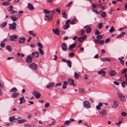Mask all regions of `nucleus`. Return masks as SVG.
Wrapping results in <instances>:
<instances>
[{
  "instance_id": "2",
  "label": "nucleus",
  "mask_w": 127,
  "mask_h": 127,
  "mask_svg": "<svg viewBox=\"0 0 127 127\" xmlns=\"http://www.w3.org/2000/svg\"><path fill=\"white\" fill-rule=\"evenodd\" d=\"M99 115L102 117L106 116L107 114V112L106 110L104 109L101 110L99 112Z\"/></svg>"
},
{
  "instance_id": "32",
  "label": "nucleus",
  "mask_w": 127,
  "mask_h": 127,
  "mask_svg": "<svg viewBox=\"0 0 127 127\" xmlns=\"http://www.w3.org/2000/svg\"><path fill=\"white\" fill-rule=\"evenodd\" d=\"M100 13L102 16L103 17H104L106 16L105 13L104 12L102 11H101L100 12Z\"/></svg>"
},
{
  "instance_id": "12",
  "label": "nucleus",
  "mask_w": 127,
  "mask_h": 127,
  "mask_svg": "<svg viewBox=\"0 0 127 127\" xmlns=\"http://www.w3.org/2000/svg\"><path fill=\"white\" fill-rule=\"evenodd\" d=\"M87 27L86 29V32L87 33H90L91 31V28L90 27L86 26L84 27V28H85Z\"/></svg>"
},
{
  "instance_id": "14",
  "label": "nucleus",
  "mask_w": 127,
  "mask_h": 127,
  "mask_svg": "<svg viewBox=\"0 0 127 127\" xmlns=\"http://www.w3.org/2000/svg\"><path fill=\"white\" fill-rule=\"evenodd\" d=\"M76 46L75 43H73L70 45L68 48V50H70L73 49Z\"/></svg>"
},
{
  "instance_id": "7",
  "label": "nucleus",
  "mask_w": 127,
  "mask_h": 127,
  "mask_svg": "<svg viewBox=\"0 0 127 127\" xmlns=\"http://www.w3.org/2000/svg\"><path fill=\"white\" fill-rule=\"evenodd\" d=\"M45 16V17L49 21L52 20H53V16L51 14H46Z\"/></svg>"
},
{
  "instance_id": "10",
  "label": "nucleus",
  "mask_w": 127,
  "mask_h": 127,
  "mask_svg": "<svg viewBox=\"0 0 127 127\" xmlns=\"http://www.w3.org/2000/svg\"><path fill=\"white\" fill-rule=\"evenodd\" d=\"M62 49L64 51H66L67 49V47L66 44L65 43H62L61 45Z\"/></svg>"
},
{
  "instance_id": "26",
  "label": "nucleus",
  "mask_w": 127,
  "mask_h": 127,
  "mask_svg": "<svg viewBox=\"0 0 127 127\" xmlns=\"http://www.w3.org/2000/svg\"><path fill=\"white\" fill-rule=\"evenodd\" d=\"M64 84L63 85V88L65 89L66 88V85L67 84V82L66 81H64L63 82Z\"/></svg>"
},
{
  "instance_id": "18",
  "label": "nucleus",
  "mask_w": 127,
  "mask_h": 127,
  "mask_svg": "<svg viewBox=\"0 0 127 127\" xmlns=\"http://www.w3.org/2000/svg\"><path fill=\"white\" fill-rule=\"evenodd\" d=\"M68 82L69 85H72L74 83V81L72 79H68Z\"/></svg>"
},
{
  "instance_id": "36",
  "label": "nucleus",
  "mask_w": 127,
  "mask_h": 127,
  "mask_svg": "<svg viewBox=\"0 0 127 127\" xmlns=\"http://www.w3.org/2000/svg\"><path fill=\"white\" fill-rule=\"evenodd\" d=\"M6 48L9 52H11L12 50L11 47L9 46H6Z\"/></svg>"
},
{
  "instance_id": "56",
  "label": "nucleus",
  "mask_w": 127,
  "mask_h": 127,
  "mask_svg": "<svg viewBox=\"0 0 127 127\" xmlns=\"http://www.w3.org/2000/svg\"><path fill=\"white\" fill-rule=\"evenodd\" d=\"M74 53L72 52L70 53L69 54V56L71 57H73L74 56Z\"/></svg>"
},
{
  "instance_id": "45",
  "label": "nucleus",
  "mask_w": 127,
  "mask_h": 127,
  "mask_svg": "<svg viewBox=\"0 0 127 127\" xmlns=\"http://www.w3.org/2000/svg\"><path fill=\"white\" fill-rule=\"evenodd\" d=\"M74 76L75 78L77 79L79 78V75L77 73L75 72H74Z\"/></svg>"
},
{
  "instance_id": "54",
  "label": "nucleus",
  "mask_w": 127,
  "mask_h": 127,
  "mask_svg": "<svg viewBox=\"0 0 127 127\" xmlns=\"http://www.w3.org/2000/svg\"><path fill=\"white\" fill-rule=\"evenodd\" d=\"M62 83H57L55 85V87L57 88V86H61L62 85Z\"/></svg>"
},
{
  "instance_id": "15",
  "label": "nucleus",
  "mask_w": 127,
  "mask_h": 127,
  "mask_svg": "<svg viewBox=\"0 0 127 127\" xmlns=\"http://www.w3.org/2000/svg\"><path fill=\"white\" fill-rule=\"evenodd\" d=\"M25 38L24 37L20 38H19L18 41L20 43H22L25 42Z\"/></svg>"
},
{
  "instance_id": "57",
  "label": "nucleus",
  "mask_w": 127,
  "mask_h": 127,
  "mask_svg": "<svg viewBox=\"0 0 127 127\" xmlns=\"http://www.w3.org/2000/svg\"><path fill=\"white\" fill-rule=\"evenodd\" d=\"M100 33V32H99L98 30H97L96 32H95V34L96 35H97Z\"/></svg>"
},
{
  "instance_id": "63",
  "label": "nucleus",
  "mask_w": 127,
  "mask_h": 127,
  "mask_svg": "<svg viewBox=\"0 0 127 127\" xmlns=\"http://www.w3.org/2000/svg\"><path fill=\"white\" fill-rule=\"evenodd\" d=\"M113 83L115 85H118L119 84V83L116 81H113Z\"/></svg>"
},
{
  "instance_id": "28",
  "label": "nucleus",
  "mask_w": 127,
  "mask_h": 127,
  "mask_svg": "<svg viewBox=\"0 0 127 127\" xmlns=\"http://www.w3.org/2000/svg\"><path fill=\"white\" fill-rule=\"evenodd\" d=\"M26 122V120L24 119H21L18 121V123L19 124H21Z\"/></svg>"
},
{
  "instance_id": "4",
  "label": "nucleus",
  "mask_w": 127,
  "mask_h": 127,
  "mask_svg": "<svg viewBox=\"0 0 127 127\" xmlns=\"http://www.w3.org/2000/svg\"><path fill=\"white\" fill-rule=\"evenodd\" d=\"M33 94L35 97L37 98H39L41 96L40 93L38 91H34L33 93Z\"/></svg>"
},
{
  "instance_id": "39",
  "label": "nucleus",
  "mask_w": 127,
  "mask_h": 127,
  "mask_svg": "<svg viewBox=\"0 0 127 127\" xmlns=\"http://www.w3.org/2000/svg\"><path fill=\"white\" fill-rule=\"evenodd\" d=\"M122 34H121L118 35L117 37V38H121L122 37L123 35L125 34V32H122Z\"/></svg>"
},
{
  "instance_id": "3",
  "label": "nucleus",
  "mask_w": 127,
  "mask_h": 127,
  "mask_svg": "<svg viewBox=\"0 0 127 127\" xmlns=\"http://www.w3.org/2000/svg\"><path fill=\"white\" fill-rule=\"evenodd\" d=\"M16 23L15 22H13L12 24H9V28L10 30H15L16 29Z\"/></svg>"
},
{
  "instance_id": "46",
  "label": "nucleus",
  "mask_w": 127,
  "mask_h": 127,
  "mask_svg": "<svg viewBox=\"0 0 127 127\" xmlns=\"http://www.w3.org/2000/svg\"><path fill=\"white\" fill-rule=\"evenodd\" d=\"M42 49H38V50L41 55H43L44 54V53L43 51L42 50Z\"/></svg>"
},
{
  "instance_id": "27",
  "label": "nucleus",
  "mask_w": 127,
  "mask_h": 127,
  "mask_svg": "<svg viewBox=\"0 0 127 127\" xmlns=\"http://www.w3.org/2000/svg\"><path fill=\"white\" fill-rule=\"evenodd\" d=\"M16 119L14 118V116H13L12 117H10L9 118V120L10 122H12Z\"/></svg>"
},
{
  "instance_id": "6",
  "label": "nucleus",
  "mask_w": 127,
  "mask_h": 127,
  "mask_svg": "<svg viewBox=\"0 0 127 127\" xmlns=\"http://www.w3.org/2000/svg\"><path fill=\"white\" fill-rule=\"evenodd\" d=\"M31 54H30L29 55H28L27 57V58L26 59V62L28 63H31L32 62V58L30 56V55Z\"/></svg>"
},
{
  "instance_id": "50",
  "label": "nucleus",
  "mask_w": 127,
  "mask_h": 127,
  "mask_svg": "<svg viewBox=\"0 0 127 127\" xmlns=\"http://www.w3.org/2000/svg\"><path fill=\"white\" fill-rule=\"evenodd\" d=\"M102 25V23H100L98 24V27L99 29H100L101 28Z\"/></svg>"
},
{
  "instance_id": "13",
  "label": "nucleus",
  "mask_w": 127,
  "mask_h": 127,
  "mask_svg": "<svg viewBox=\"0 0 127 127\" xmlns=\"http://www.w3.org/2000/svg\"><path fill=\"white\" fill-rule=\"evenodd\" d=\"M54 82L50 83L48 85L46 86V88L48 89H50L54 87Z\"/></svg>"
},
{
  "instance_id": "64",
  "label": "nucleus",
  "mask_w": 127,
  "mask_h": 127,
  "mask_svg": "<svg viewBox=\"0 0 127 127\" xmlns=\"http://www.w3.org/2000/svg\"><path fill=\"white\" fill-rule=\"evenodd\" d=\"M92 6L93 8H95L96 7V6L95 5V4L94 3H93L92 4Z\"/></svg>"
},
{
  "instance_id": "40",
  "label": "nucleus",
  "mask_w": 127,
  "mask_h": 127,
  "mask_svg": "<svg viewBox=\"0 0 127 127\" xmlns=\"http://www.w3.org/2000/svg\"><path fill=\"white\" fill-rule=\"evenodd\" d=\"M7 22H5L2 23L1 25V26L2 28L4 27L7 24Z\"/></svg>"
},
{
  "instance_id": "55",
  "label": "nucleus",
  "mask_w": 127,
  "mask_h": 127,
  "mask_svg": "<svg viewBox=\"0 0 127 127\" xmlns=\"http://www.w3.org/2000/svg\"><path fill=\"white\" fill-rule=\"evenodd\" d=\"M50 106V104L48 102L46 103L45 105V108H47Z\"/></svg>"
},
{
  "instance_id": "51",
  "label": "nucleus",
  "mask_w": 127,
  "mask_h": 127,
  "mask_svg": "<svg viewBox=\"0 0 127 127\" xmlns=\"http://www.w3.org/2000/svg\"><path fill=\"white\" fill-rule=\"evenodd\" d=\"M121 114L123 116H127V113H126L124 112H122L121 113Z\"/></svg>"
},
{
  "instance_id": "19",
  "label": "nucleus",
  "mask_w": 127,
  "mask_h": 127,
  "mask_svg": "<svg viewBox=\"0 0 127 127\" xmlns=\"http://www.w3.org/2000/svg\"><path fill=\"white\" fill-rule=\"evenodd\" d=\"M16 15H12L10 16L11 19L13 21H16L17 19V18L16 17Z\"/></svg>"
},
{
  "instance_id": "34",
  "label": "nucleus",
  "mask_w": 127,
  "mask_h": 127,
  "mask_svg": "<svg viewBox=\"0 0 127 127\" xmlns=\"http://www.w3.org/2000/svg\"><path fill=\"white\" fill-rule=\"evenodd\" d=\"M79 93H80L83 94L85 92V91L84 89L82 88L80 89L79 90Z\"/></svg>"
},
{
  "instance_id": "11",
  "label": "nucleus",
  "mask_w": 127,
  "mask_h": 127,
  "mask_svg": "<svg viewBox=\"0 0 127 127\" xmlns=\"http://www.w3.org/2000/svg\"><path fill=\"white\" fill-rule=\"evenodd\" d=\"M9 37L10 38V40L12 41H16L15 39H16L17 38V36L15 35H13L10 36Z\"/></svg>"
},
{
  "instance_id": "33",
  "label": "nucleus",
  "mask_w": 127,
  "mask_h": 127,
  "mask_svg": "<svg viewBox=\"0 0 127 127\" xmlns=\"http://www.w3.org/2000/svg\"><path fill=\"white\" fill-rule=\"evenodd\" d=\"M13 9V7L12 5H10L7 8V10L8 11H11Z\"/></svg>"
},
{
  "instance_id": "20",
  "label": "nucleus",
  "mask_w": 127,
  "mask_h": 127,
  "mask_svg": "<svg viewBox=\"0 0 127 127\" xmlns=\"http://www.w3.org/2000/svg\"><path fill=\"white\" fill-rule=\"evenodd\" d=\"M111 59L110 58H101L100 60L103 62L107 61L108 62H109L110 61Z\"/></svg>"
},
{
  "instance_id": "9",
  "label": "nucleus",
  "mask_w": 127,
  "mask_h": 127,
  "mask_svg": "<svg viewBox=\"0 0 127 127\" xmlns=\"http://www.w3.org/2000/svg\"><path fill=\"white\" fill-rule=\"evenodd\" d=\"M109 74L111 76L113 77L116 76L117 74V73L115 70H112L109 72Z\"/></svg>"
},
{
  "instance_id": "16",
  "label": "nucleus",
  "mask_w": 127,
  "mask_h": 127,
  "mask_svg": "<svg viewBox=\"0 0 127 127\" xmlns=\"http://www.w3.org/2000/svg\"><path fill=\"white\" fill-rule=\"evenodd\" d=\"M118 102L115 101L113 102L112 103L111 105L112 107L116 108L118 106Z\"/></svg>"
},
{
  "instance_id": "29",
  "label": "nucleus",
  "mask_w": 127,
  "mask_h": 127,
  "mask_svg": "<svg viewBox=\"0 0 127 127\" xmlns=\"http://www.w3.org/2000/svg\"><path fill=\"white\" fill-rule=\"evenodd\" d=\"M2 4L3 6H7L9 5L10 3L7 1H5L3 2Z\"/></svg>"
},
{
  "instance_id": "61",
  "label": "nucleus",
  "mask_w": 127,
  "mask_h": 127,
  "mask_svg": "<svg viewBox=\"0 0 127 127\" xmlns=\"http://www.w3.org/2000/svg\"><path fill=\"white\" fill-rule=\"evenodd\" d=\"M44 11L45 13H48L50 12V11L46 9H44Z\"/></svg>"
},
{
  "instance_id": "62",
  "label": "nucleus",
  "mask_w": 127,
  "mask_h": 127,
  "mask_svg": "<svg viewBox=\"0 0 127 127\" xmlns=\"http://www.w3.org/2000/svg\"><path fill=\"white\" fill-rule=\"evenodd\" d=\"M110 40V39L109 38H108L106 39L105 41V43H107L109 42Z\"/></svg>"
},
{
  "instance_id": "47",
  "label": "nucleus",
  "mask_w": 127,
  "mask_h": 127,
  "mask_svg": "<svg viewBox=\"0 0 127 127\" xmlns=\"http://www.w3.org/2000/svg\"><path fill=\"white\" fill-rule=\"evenodd\" d=\"M70 123V122L69 120L66 121L65 123V124L66 125H68Z\"/></svg>"
},
{
  "instance_id": "21",
  "label": "nucleus",
  "mask_w": 127,
  "mask_h": 127,
  "mask_svg": "<svg viewBox=\"0 0 127 127\" xmlns=\"http://www.w3.org/2000/svg\"><path fill=\"white\" fill-rule=\"evenodd\" d=\"M98 73L99 74H102V76H105V72L102 70L99 71L98 72Z\"/></svg>"
},
{
  "instance_id": "44",
  "label": "nucleus",
  "mask_w": 127,
  "mask_h": 127,
  "mask_svg": "<svg viewBox=\"0 0 127 127\" xmlns=\"http://www.w3.org/2000/svg\"><path fill=\"white\" fill-rule=\"evenodd\" d=\"M38 47H39V49H42L43 46L41 43L39 42L38 43Z\"/></svg>"
},
{
  "instance_id": "30",
  "label": "nucleus",
  "mask_w": 127,
  "mask_h": 127,
  "mask_svg": "<svg viewBox=\"0 0 127 127\" xmlns=\"http://www.w3.org/2000/svg\"><path fill=\"white\" fill-rule=\"evenodd\" d=\"M70 26L69 24H66L65 25L63 26V28L65 30L67 29Z\"/></svg>"
},
{
  "instance_id": "49",
  "label": "nucleus",
  "mask_w": 127,
  "mask_h": 127,
  "mask_svg": "<svg viewBox=\"0 0 127 127\" xmlns=\"http://www.w3.org/2000/svg\"><path fill=\"white\" fill-rule=\"evenodd\" d=\"M98 42L101 45H103L104 43V41L103 40H99L98 41Z\"/></svg>"
},
{
  "instance_id": "41",
  "label": "nucleus",
  "mask_w": 127,
  "mask_h": 127,
  "mask_svg": "<svg viewBox=\"0 0 127 127\" xmlns=\"http://www.w3.org/2000/svg\"><path fill=\"white\" fill-rule=\"evenodd\" d=\"M127 83V82L125 81H123L121 83L122 86L123 88L125 87V85Z\"/></svg>"
},
{
  "instance_id": "8",
  "label": "nucleus",
  "mask_w": 127,
  "mask_h": 127,
  "mask_svg": "<svg viewBox=\"0 0 127 127\" xmlns=\"http://www.w3.org/2000/svg\"><path fill=\"white\" fill-rule=\"evenodd\" d=\"M29 67L32 70H35L37 68V65L34 63H32L29 66Z\"/></svg>"
},
{
  "instance_id": "59",
  "label": "nucleus",
  "mask_w": 127,
  "mask_h": 127,
  "mask_svg": "<svg viewBox=\"0 0 127 127\" xmlns=\"http://www.w3.org/2000/svg\"><path fill=\"white\" fill-rule=\"evenodd\" d=\"M127 71V70L126 69H124L122 71V74H123Z\"/></svg>"
},
{
  "instance_id": "23",
  "label": "nucleus",
  "mask_w": 127,
  "mask_h": 127,
  "mask_svg": "<svg viewBox=\"0 0 127 127\" xmlns=\"http://www.w3.org/2000/svg\"><path fill=\"white\" fill-rule=\"evenodd\" d=\"M32 54L33 56L32 58H33L34 57H38L39 56L38 52H33L32 53Z\"/></svg>"
},
{
  "instance_id": "60",
  "label": "nucleus",
  "mask_w": 127,
  "mask_h": 127,
  "mask_svg": "<svg viewBox=\"0 0 127 127\" xmlns=\"http://www.w3.org/2000/svg\"><path fill=\"white\" fill-rule=\"evenodd\" d=\"M84 31L83 30H81L80 31V32H81L80 34L81 35H82L84 32Z\"/></svg>"
},
{
  "instance_id": "48",
  "label": "nucleus",
  "mask_w": 127,
  "mask_h": 127,
  "mask_svg": "<svg viewBox=\"0 0 127 127\" xmlns=\"http://www.w3.org/2000/svg\"><path fill=\"white\" fill-rule=\"evenodd\" d=\"M55 12V9H53L52 10H51L50 11L49 13L51 14L52 15L54 14V12Z\"/></svg>"
},
{
  "instance_id": "35",
  "label": "nucleus",
  "mask_w": 127,
  "mask_h": 127,
  "mask_svg": "<svg viewBox=\"0 0 127 127\" xmlns=\"http://www.w3.org/2000/svg\"><path fill=\"white\" fill-rule=\"evenodd\" d=\"M77 20V19L76 18H74L71 22V24L72 25H73L75 24V21Z\"/></svg>"
},
{
  "instance_id": "24",
  "label": "nucleus",
  "mask_w": 127,
  "mask_h": 127,
  "mask_svg": "<svg viewBox=\"0 0 127 127\" xmlns=\"http://www.w3.org/2000/svg\"><path fill=\"white\" fill-rule=\"evenodd\" d=\"M28 8L30 10H33V9L34 8L31 3H29L28 4Z\"/></svg>"
},
{
  "instance_id": "42",
  "label": "nucleus",
  "mask_w": 127,
  "mask_h": 127,
  "mask_svg": "<svg viewBox=\"0 0 127 127\" xmlns=\"http://www.w3.org/2000/svg\"><path fill=\"white\" fill-rule=\"evenodd\" d=\"M19 100L21 101H22L24 103L25 101V99L24 97L22 96L19 98Z\"/></svg>"
},
{
  "instance_id": "37",
  "label": "nucleus",
  "mask_w": 127,
  "mask_h": 127,
  "mask_svg": "<svg viewBox=\"0 0 127 127\" xmlns=\"http://www.w3.org/2000/svg\"><path fill=\"white\" fill-rule=\"evenodd\" d=\"M17 91V89L15 87H13L11 89V90L10 91V92H15Z\"/></svg>"
},
{
  "instance_id": "38",
  "label": "nucleus",
  "mask_w": 127,
  "mask_h": 127,
  "mask_svg": "<svg viewBox=\"0 0 127 127\" xmlns=\"http://www.w3.org/2000/svg\"><path fill=\"white\" fill-rule=\"evenodd\" d=\"M29 33L31 35H32L33 36H35L36 35V34L35 33L33 32V31H29Z\"/></svg>"
},
{
  "instance_id": "31",
  "label": "nucleus",
  "mask_w": 127,
  "mask_h": 127,
  "mask_svg": "<svg viewBox=\"0 0 127 127\" xmlns=\"http://www.w3.org/2000/svg\"><path fill=\"white\" fill-rule=\"evenodd\" d=\"M68 66L70 67H71V64L72 63L71 61L69 60H67V62Z\"/></svg>"
},
{
  "instance_id": "53",
  "label": "nucleus",
  "mask_w": 127,
  "mask_h": 127,
  "mask_svg": "<svg viewBox=\"0 0 127 127\" xmlns=\"http://www.w3.org/2000/svg\"><path fill=\"white\" fill-rule=\"evenodd\" d=\"M1 47L2 48H4V47L5 46V43H3V42H1L0 44Z\"/></svg>"
},
{
  "instance_id": "52",
  "label": "nucleus",
  "mask_w": 127,
  "mask_h": 127,
  "mask_svg": "<svg viewBox=\"0 0 127 127\" xmlns=\"http://www.w3.org/2000/svg\"><path fill=\"white\" fill-rule=\"evenodd\" d=\"M97 38L98 39H101L102 38V36L101 35H99L96 36Z\"/></svg>"
},
{
  "instance_id": "25",
  "label": "nucleus",
  "mask_w": 127,
  "mask_h": 127,
  "mask_svg": "<svg viewBox=\"0 0 127 127\" xmlns=\"http://www.w3.org/2000/svg\"><path fill=\"white\" fill-rule=\"evenodd\" d=\"M102 103H99L98 105L96 106V108L97 109L99 110L101 109V107L102 106Z\"/></svg>"
},
{
  "instance_id": "22",
  "label": "nucleus",
  "mask_w": 127,
  "mask_h": 127,
  "mask_svg": "<svg viewBox=\"0 0 127 127\" xmlns=\"http://www.w3.org/2000/svg\"><path fill=\"white\" fill-rule=\"evenodd\" d=\"M53 31L54 33L57 35H59L60 34L59 31L58 29L57 28H56L55 30L53 29Z\"/></svg>"
},
{
  "instance_id": "58",
  "label": "nucleus",
  "mask_w": 127,
  "mask_h": 127,
  "mask_svg": "<svg viewBox=\"0 0 127 127\" xmlns=\"http://www.w3.org/2000/svg\"><path fill=\"white\" fill-rule=\"evenodd\" d=\"M24 127H31V126L27 124H25L24 125Z\"/></svg>"
},
{
  "instance_id": "17",
  "label": "nucleus",
  "mask_w": 127,
  "mask_h": 127,
  "mask_svg": "<svg viewBox=\"0 0 127 127\" xmlns=\"http://www.w3.org/2000/svg\"><path fill=\"white\" fill-rule=\"evenodd\" d=\"M19 95V94L18 93H14L12 94L11 96L12 98H16Z\"/></svg>"
},
{
  "instance_id": "43",
  "label": "nucleus",
  "mask_w": 127,
  "mask_h": 127,
  "mask_svg": "<svg viewBox=\"0 0 127 127\" xmlns=\"http://www.w3.org/2000/svg\"><path fill=\"white\" fill-rule=\"evenodd\" d=\"M114 29L113 26H112L111 29L109 30V32H110L112 33L114 31Z\"/></svg>"
},
{
  "instance_id": "5",
  "label": "nucleus",
  "mask_w": 127,
  "mask_h": 127,
  "mask_svg": "<svg viewBox=\"0 0 127 127\" xmlns=\"http://www.w3.org/2000/svg\"><path fill=\"white\" fill-rule=\"evenodd\" d=\"M83 104L85 107L89 109L90 108L91 105L89 102L87 101H85L83 102Z\"/></svg>"
},
{
  "instance_id": "1",
  "label": "nucleus",
  "mask_w": 127,
  "mask_h": 127,
  "mask_svg": "<svg viewBox=\"0 0 127 127\" xmlns=\"http://www.w3.org/2000/svg\"><path fill=\"white\" fill-rule=\"evenodd\" d=\"M118 97L119 99L122 102H125L126 101V97L123 95L122 93L119 91H118Z\"/></svg>"
}]
</instances>
